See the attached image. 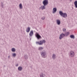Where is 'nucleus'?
Listing matches in <instances>:
<instances>
[{
  "label": "nucleus",
  "mask_w": 77,
  "mask_h": 77,
  "mask_svg": "<svg viewBox=\"0 0 77 77\" xmlns=\"http://www.w3.org/2000/svg\"><path fill=\"white\" fill-rule=\"evenodd\" d=\"M69 34V32H66L64 34L65 36H68Z\"/></svg>",
  "instance_id": "obj_15"
},
{
  "label": "nucleus",
  "mask_w": 77,
  "mask_h": 77,
  "mask_svg": "<svg viewBox=\"0 0 77 77\" xmlns=\"http://www.w3.org/2000/svg\"><path fill=\"white\" fill-rule=\"evenodd\" d=\"M1 4V6L2 8H4V5H3V2H2Z\"/></svg>",
  "instance_id": "obj_22"
},
{
  "label": "nucleus",
  "mask_w": 77,
  "mask_h": 77,
  "mask_svg": "<svg viewBox=\"0 0 77 77\" xmlns=\"http://www.w3.org/2000/svg\"><path fill=\"white\" fill-rule=\"evenodd\" d=\"M22 69H23L22 67L20 66L18 67V70L19 71H22Z\"/></svg>",
  "instance_id": "obj_10"
},
{
  "label": "nucleus",
  "mask_w": 77,
  "mask_h": 77,
  "mask_svg": "<svg viewBox=\"0 0 77 77\" xmlns=\"http://www.w3.org/2000/svg\"><path fill=\"white\" fill-rule=\"evenodd\" d=\"M70 53V56H71L72 57H74L75 55V54H74V52L73 51H71L69 52Z\"/></svg>",
  "instance_id": "obj_5"
},
{
  "label": "nucleus",
  "mask_w": 77,
  "mask_h": 77,
  "mask_svg": "<svg viewBox=\"0 0 77 77\" xmlns=\"http://www.w3.org/2000/svg\"><path fill=\"white\" fill-rule=\"evenodd\" d=\"M74 4L76 8H77V1H75L74 2Z\"/></svg>",
  "instance_id": "obj_13"
},
{
  "label": "nucleus",
  "mask_w": 77,
  "mask_h": 77,
  "mask_svg": "<svg viewBox=\"0 0 77 77\" xmlns=\"http://www.w3.org/2000/svg\"><path fill=\"white\" fill-rule=\"evenodd\" d=\"M62 0H61V1H62Z\"/></svg>",
  "instance_id": "obj_31"
},
{
  "label": "nucleus",
  "mask_w": 77,
  "mask_h": 77,
  "mask_svg": "<svg viewBox=\"0 0 77 77\" xmlns=\"http://www.w3.org/2000/svg\"><path fill=\"white\" fill-rule=\"evenodd\" d=\"M24 57L25 59H28V56L27 55H25Z\"/></svg>",
  "instance_id": "obj_21"
},
{
  "label": "nucleus",
  "mask_w": 77,
  "mask_h": 77,
  "mask_svg": "<svg viewBox=\"0 0 77 77\" xmlns=\"http://www.w3.org/2000/svg\"><path fill=\"white\" fill-rule=\"evenodd\" d=\"M12 51L13 52H15L16 50H15V48H12Z\"/></svg>",
  "instance_id": "obj_24"
},
{
  "label": "nucleus",
  "mask_w": 77,
  "mask_h": 77,
  "mask_svg": "<svg viewBox=\"0 0 77 77\" xmlns=\"http://www.w3.org/2000/svg\"><path fill=\"white\" fill-rule=\"evenodd\" d=\"M41 55L42 56V57L43 58H45V57H47V53H46V51H45V50H43L42 51L41 53Z\"/></svg>",
  "instance_id": "obj_1"
},
{
  "label": "nucleus",
  "mask_w": 77,
  "mask_h": 77,
  "mask_svg": "<svg viewBox=\"0 0 77 77\" xmlns=\"http://www.w3.org/2000/svg\"><path fill=\"white\" fill-rule=\"evenodd\" d=\"M33 34V30H32L30 32L29 35L30 36H32V35Z\"/></svg>",
  "instance_id": "obj_12"
},
{
  "label": "nucleus",
  "mask_w": 77,
  "mask_h": 77,
  "mask_svg": "<svg viewBox=\"0 0 77 77\" xmlns=\"http://www.w3.org/2000/svg\"><path fill=\"white\" fill-rule=\"evenodd\" d=\"M19 7H20V9H23V6H22V4H20Z\"/></svg>",
  "instance_id": "obj_20"
},
{
  "label": "nucleus",
  "mask_w": 77,
  "mask_h": 77,
  "mask_svg": "<svg viewBox=\"0 0 77 77\" xmlns=\"http://www.w3.org/2000/svg\"><path fill=\"white\" fill-rule=\"evenodd\" d=\"M71 38H72L73 39H74L75 38V37H74V35H71L70 36Z\"/></svg>",
  "instance_id": "obj_19"
},
{
  "label": "nucleus",
  "mask_w": 77,
  "mask_h": 77,
  "mask_svg": "<svg viewBox=\"0 0 77 77\" xmlns=\"http://www.w3.org/2000/svg\"><path fill=\"white\" fill-rule=\"evenodd\" d=\"M41 9H42V10H43V9H45V6H44V5H42L41 6Z\"/></svg>",
  "instance_id": "obj_17"
},
{
  "label": "nucleus",
  "mask_w": 77,
  "mask_h": 77,
  "mask_svg": "<svg viewBox=\"0 0 77 77\" xmlns=\"http://www.w3.org/2000/svg\"><path fill=\"white\" fill-rule=\"evenodd\" d=\"M65 36V34L62 33L60 36L59 39H62Z\"/></svg>",
  "instance_id": "obj_7"
},
{
  "label": "nucleus",
  "mask_w": 77,
  "mask_h": 77,
  "mask_svg": "<svg viewBox=\"0 0 77 77\" xmlns=\"http://www.w3.org/2000/svg\"><path fill=\"white\" fill-rule=\"evenodd\" d=\"M52 58H53V59H55L56 58V54H53V55H52Z\"/></svg>",
  "instance_id": "obj_18"
},
{
  "label": "nucleus",
  "mask_w": 77,
  "mask_h": 77,
  "mask_svg": "<svg viewBox=\"0 0 77 77\" xmlns=\"http://www.w3.org/2000/svg\"><path fill=\"white\" fill-rule=\"evenodd\" d=\"M43 43L44 44L45 43V40H41L40 42H36V43L37 44H38V45H42L43 44Z\"/></svg>",
  "instance_id": "obj_3"
},
{
  "label": "nucleus",
  "mask_w": 77,
  "mask_h": 77,
  "mask_svg": "<svg viewBox=\"0 0 77 77\" xmlns=\"http://www.w3.org/2000/svg\"><path fill=\"white\" fill-rule=\"evenodd\" d=\"M43 4L45 6H47V5H48V0H45L43 1Z\"/></svg>",
  "instance_id": "obj_4"
},
{
  "label": "nucleus",
  "mask_w": 77,
  "mask_h": 77,
  "mask_svg": "<svg viewBox=\"0 0 77 77\" xmlns=\"http://www.w3.org/2000/svg\"><path fill=\"white\" fill-rule=\"evenodd\" d=\"M44 49V48L42 47H39L38 48V50H39V51H41V50H42Z\"/></svg>",
  "instance_id": "obj_16"
},
{
  "label": "nucleus",
  "mask_w": 77,
  "mask_h": 77,
  "mask_svg": "<svg viewBox=\"0 0 77 77\" xmlns=\"http://www.w3.org/2000/svg\"><path fill=\"white\" fill-rule=\"evenodd\" d=\"M57 23L58 25H60V20H57Z\"/></svg>",
  "instance_id": "obj_14"
},
{
  "label": "nucleus",
  "mask_w": 77,
  "mask_h": 77,
  "mask_svg": "<svg viewBox=\"0 0 77 77\" xmlns=\"http://www.w3.org/2000/svg\"><path fill=\"white\" fill-rule=\"evenodd\" d=\"M70 0V2H72V0Z\"/></svg>",
  "instance_id": "obj_30"
},
{
  "label": "nucleus",
  "mask_w": 77,
  "mask_h": 77,
  "mask_svg": "<svg viewBox=\"0 0 77 77\" xmlns=\"http://www.w3.org/2000/svg\"><path fill=\"white\" fill-rule=\"evenodd\" d=\"M16 55H17L16 54L13 53V54H12V56L13 57H15V56H16Z\"/></svg>",
  "instance_id": "obj_23"
},
{
  "label": "nucleus",
  "mask_w": 77,
  "mask_h": 77,
  "mask_svg": "<svg viewBox=\"0 0 77 77\" xmlns=\"http://www.w3.org/2000/svg\"><path fill=\"white\" fill-rule=\"evenodd\" d=\"M18 64H16V66H18Z\"/></svg>",
  "instance_id": "obj_28"
},
{
  "label": "nucleus",
  "mask_w": 77,
  "mask_h": 77,
  "mask_svg": "<svg viewBox=\"0 0 77 77\" xmlns=\"http://www.w3.org/2000/svg\"><path fill=\"white\" fill-rule=\"evenodd\" d=\"M40 77H45V74L43 72L40 73Z\"/></svg>",
  "instance_id": "obj_11"
},
{
  "label": "nucleus",
  "mask_w": 77,
  "mask_h": 77,
  "mask_svg": "<svg viewBox=\"0 0 77 77\" xmlns=\"http://www.w3.org/2000/svg\"><path fill=\"white\" fill-rule=\"evenodd\" d=\"M53 11L52 12V13L53 14H54L55 12H56V11H57V8H54L53 9Z\"/></svg>",
  "instance_id": "obj_9"
},
{
  "label": "nucleus",
  "mask_w": 77,
  "mask_h": 77,
  "mask_svg": "<svg viewBox=\"0 0 77 77\" xmlns=\"http://www.w3.org/2000/svg\"><path fill=\"white\" fill-rule=\"evenodd\" d=\"M63 32H65V31H66V29L65 28H63Z\"/></svg>",
  "instance_id": "obj_25"
},
{
  "label": "nucleus",
  "mask_w": 77,
  "mask_h": 77,
  "mask_svg": "<svg viewBox=\"0 0 77 77\" xmlns=\"http://www.w3.org/2000/svg\"><path fill=\"white\" fill-rule=\"evenodd\" d=\"M11 57L10 55H9L8 56V59H10V57Z\"/></svg>",
  "instance_id": "obj_27"
},
{
  "label": "nucleus",
  "mask_w": 77,
  "mask_h": 77,
  "mask_svg": "<svg viewBox=\"0 0 77 77\" xmlns=\"http://www.w3.org/2000/svg\"><path fill=\"white\" fill-rule=\"evenodd\" d=\"M42 20H44L45 19V17H44L42 18Z\"/></svg>",
  "instance_id": "obj_26"
},
{
  "label": "nucleus",
  "mask_w": 77,
  "mask_h": 77,
  "mask_svg": "<svg viewBox=\"0 0 77 77\" xmlns=\"http://www.w3.org/2000/svg\"><path fill=\"white\" fill-rule=\"evenodd\" d=\"M35 36L38 39H41L42 38L41 36L38 33H36Z\"/></svg>",
  "instance_id": "obj_6"
},
{
  "label": "nucleus",
  "mask_w": 77,
  "mask_h": 77,
  "mask_svg": "<svg viewBox=\"0 0 77 77\" xmlns=\"http://www.w3.org/2000/svg\"><path fill=\"white\" fill-rule=\"evenodd\" d=\"M60 14L61 17H63L64 18H66L67 17V14L66 13H63L62 11H60Z\"/></svg>",
  "instance_id": "obj_2"
},
{
  "label": "nucleus",
  "mask_w": 77,
  "mask_h": 77,
  "mask_svg": "<svg viewBox=\"0 0 77 77\" xmlns=\"http://www.w3.org/2000/svg\"><path fill=\"white\" fill-rule=\"evenodd\" d=\"M30 27L28 26L26 29V32H30Z\"/></svg>",
  "instance_id": "obj_8"
},
{
  "label": "nucleus",
  "mask_w": 77,
  "mask_h": 77,
  "mask_svg": "<svg viewBox=\"0 0 77 77\" xmlns=\"http://www.w3.org/2000/svg\"><path fill=\"white\" fill-rule=\"evenodd\" d=\"M39 10H40V9H41V7H40L39 8Z\"/></svg>",
  "instance_id": "obj_29"
}]
</instances>
